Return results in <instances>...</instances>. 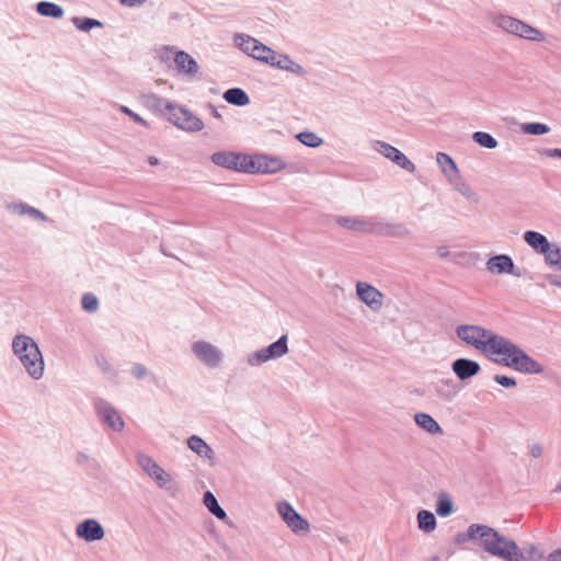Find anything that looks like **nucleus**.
<instances>
[{
	"label": "nucleus",
	"instance_id": "f257e3e1",
	"mask_svg": "<svg viewBox=\"0 0 561 561\" xmlns=\"http://www.w3.org/2000/svg\"><path fill=\"white\" fill-rule=\"evenodd\" d=\"M456 335L467 345L485 355L503 356L494 359L496 364L511 367L523 374L543 373L542 365L526 354L518 345L483 327L460 324L456 328Z\"/></svg>",
	"mask_w": 561,
	"mask_h": 561
},
{
	"label": "nucleus",
	"instance_id": "f03ea898",
	"mask_svg": "<svg viewBox=\"0 0 561 561\" xmlns=\"http://www.w3.org/2000/svg\"><path fill=\"white\" fill-rule=\"evenodd\" d=\"M467 537L469 540L479 539L483 550L493 557L505 561H523L524 559L522 549L514 540L506 538L490 526L472 524L467 529Z\"/></svg>",
	"mask_w": 561,
	"mask_h": 561
},
{
	"label": "nucleus",
	"instance_id": "7ed1b4c3",
	"mask_svg": "<svg viewBox=\"0 0 561 561\" xmlns=\"http://www.w3.org/2000/svg\"><path fill=\"white\" fill-rule=\"evenodd\" d=\"M12 352L31 378L39 380L43 377L45 363L33 337L25 334L15 335L12 340Z\"/></svg>",
	"mask_w": 561,
	"mask_h": 561
},
{
	"label": "nucleus",
	"instance_id": "20e7f679",
	"mask_svg": "<svg viewBox=\"0 0 561 561\" xmlns=\"http://www.w3.org/2000/svg\"><path fill=\"white\" fill-rule=\"evenodd\" d=\"M493 24L511 35L531 42L545 41L543 33L530 24L506 14H499L493 18Z\"/></svg>",
	"mask_w": 561,
	"mask_h": 561
},
{
	"label": "nucleus",
	"instance_id": "39448f33",
	"mask_svg": "<svg viewBox=\"0 0 561 561\" xmlns=\"http://www.w3.org/2000/svg\"><path fill=\"white\" fill-rule=\"evenodd\" d=\"M233 43L240 50H242L244 54L251 56L256 60H260L267 65H270V61L273 60V55L275 50L262 44L261 42H259L250 35L237 33L233 36Z\"/></svg>",
	"mask_w": 561,
	"mask_h": 561
},
{
	"label": "nucleus",
	"instance_id": "423d86ee",
	"mask_svg": "<svg viewBox=\"0 0 561 561\" xmlns=\"http://www.w3.org/2000/svg\"><path fill=\"white\" fill-rule=\"evenodd\" d=\"M168 119L179 129L195 133L204 128L203 121L185 106L174 104Z\"/></svg>",
	"mask_w": 561,
	"mask_h": 561
},
{
	"label": "nucleus",
	"instance_id": "0eeeda50",
	"mask_svg": "<svg viewBox=\"0 0 561 561\" xmlns=\"http://www.w3.org/2000/svg\"><path fill=\"white\" fill-rule=\"evenodd\" d=\"M370 147L374 151L390 160L401 169L410 173L415 172V164L402 151L390 144L383 140H371Z\"/></svg>",
	"mask_w": 561,
	"mask_h": 561
},
{
	"label": "nucleus",
	"instance_id": "6e6552de",
	"mask_svg": "<svg viewBox=\"0 0 561 561\" xmlns=\"http://www.w3.org/2000/svg\"><path fill=\"white\" fill-rule=\"evenodd\" d=\"M137 463L138 466L151 478L156 481V483L161 488L170 491L172 489V477L165 470H163L152 457L138 454L137 455Z\"/></svg>",
	"mask_w": 561,
	"mask_h": 561
},
{
	"label": "nucleus",
	"instance_id": "1a4fd4ad",
	"mask_svg": "<svg viewBox=\"0 0 561 561\" xmlns=\"http://www.w3.org/2000/svg\"><path fill=\"white\" fill-rule=\"evenodd\" d=\"M192 352L201 363L209 368L218 367L224 358L222 352L217 346L203 340L192 344Z\"/></svg>",
	"mask_w": 561,
	"mask_h": 561
},
{
	"label": "nucleus",
	"instance_id": "9d476101",
	"mask_svg": "<svg viewBox=\"0 0 561 561\" xmlns=\"http://www.w3.org/2000/svg\"><path fill=\"white\" fill-rule=\"evenodd\" d=\"M94 408L99 419L105 423L110 428L115 432H121L124 428V421L116 409L103 399L94 401Z\"/></svg>",
	"mask_w": 561,
	"mask_h": 561
},
{
	"label": "nucleus",
	"instance_id": "9b49d317",
	"mask_svg": "<svg viewBox=\"0 0 561 561\" xmlns=\"http://www.w3.org/2000/svg\"><path fill=\"white\" fill-rule=\"evenodd\" d=\"M277 512L282 519L294 533L307 531L309 523L288 502L283 501L277 504Z\"/></svg>",
	"mask_w": 561,
	"mask_h": 561
},
{
	"label": "nucleus",
	"instance_id": "f8f14e48",
	"mask_svg": "<svg viewBox=\"0 0 561 561\" xmlns=\"http://www.w3.org/2000/svg\"><path fill=\"white\" fill-rule=\"evenodd\" d=\"M370 233L380 237L407 238L411 234V230L399 222H387L373 218Z\"/></svg>",
	"mask_w": 561,
	"mask_h": 561
},
{
	"label": "nucleus",
	"instance_id": "ddd939ff",
	"mask_svg": "<svg viewBox=\"0 0 561 561\" xmlns=\"http://www.w3.org/2000/svg\"><path fill=\"white\" fill-rule=\"evenodd\" d=\"M76 535L87 542H92L103 539L105 531L96 519L89 518L77 525Z\"/></svg>",
	"mask_w": 561,
	"mask_h": 561
},
{
	"label": "nucleus",
	"instance_id": "4468645a",
	"mask_svg": "<svg viewBox=\"0 0 561 561\" xmlns=\"http://www.w3.org/2000/svg\"><path fill=\"white\" fill-rule=\"evenodd\" d=\"M486 270L492 274H511L519 277L520 273L516 271V266L512 257L507 254H497L490 257L486 262Z\"/></svg>",
	"mask_w": 561,
	"mask_h": 561
},
{
	"label": "nucleus",
	"instance_id": "2eb2a0df",
	"mask_svg": "<svg viewBox=\"0 0 561 561\" xmlns=\"http://www.w3.org/2000/svg\"><path fill=\"white\" fill-rule=\"evenodd\" d=\"M356 294L358 298L370 309L378 310L382 306V294L374 286L358 282L356 284Z\"/></svg>",
	"mask_w": 561,
	"mask_h": 561
},
{
	"label": "nucleus",
	"instance_id": "dca6fc26",
	"mask_svg": "<svg viewBox=\"0 0 561 561\" xmlns=\"http://www.w3.org/2000/svg\"><path fill=\"white\" fill-rule=\"evenodd\" d=\"M174 64L179 73L193 79L199 72L197 61L186 51L180 50L174 56Z\"/></svg>",
	"mask_w": 561,
	"mask_h": 561
},
{
	"label": "nucleus",
	"instance_id": "f3484780",
	"mask_svg": "<svg viewBox=\"0 0 561 561\" xmlns=\"http://www.w3.org/2000/svg\"><path fill=\"white\" fill-rule=\"evenodd\" d=\"M453 373L460 379L467 380L479 374L480 364L469 358H458L451 364Z\"/></svg>",
	"mask_w": 561,
	"mask_h": 561
},
{
	"label": "nucleus",
	"instance_id": "a211bd4d",
	"mask_svg": "<svg viewBox=\"0 0 561 561\" xmlns=\"http://www.w3.org/2000/svg\"><path fill=\"white\" fill-rule=\"evenodd\" d=\"M270 66L291 72L299 77H305L307 75V70L301 65L294 61L288 55L277 51L274 53L273 60L270 61Z\"/></svg>",
	"mask_w": 561,
	"mask_h": 561
},
{
	"label": "nucleus",
	"instance_id": "6ab92c4d",
	"mask_svg": "<svg viewBox=\"0 0 561 561\" xmlns=\"http://www.w3.org/2000/svg\"><path fill=\"white\" fill-rule=\"evenodd\" d=\"M373 218H362V217H351V216H339L335 219V222L345 229L370 233Z\"/></svg>",
	"mask_w": 561,
	"mask_h": 561
},
{
	"label": "nucleus",
	"instance_id": "aec40b11",
	"mask_svg": "<svg viewBox=\"0 0 561 561\" xmlns=\"http://www.w3.org/2000/svg\"><path fill=\"white\" fill-rule=\"evenodd\" d=\"M285 168V163L277 157L260 156L256 157V172L276 173Z\"/></svg>",
	"mask_w": 561,
	"mask_h": 561
},
{
	"label": "nucleus",
	"instance_id": "412c9836",
	"mask_svg": "<svg viewBox=\"0 0 561 561\" xmlns=\"http://www.w3.org/2000/svg\"><path fill=\"white\" fill-rule=\"evenodd\" d=\"M188 448L205 459H214V450L211 447L199 436L192 435L187 438Z\"/></svg>",
	"mask_w": 561,
	"mask_h": 561
},
{
	"label": "nucleus",
	"instance_id": "4be33fe9",
	"mask_svg": "<svg viewBox=\"0 0 561 561\" xmlns=\"http://www.w3.org/2000/svg\"><path fill=\"white\" fill-rule=\"evenodd\" d=\"M436 162L447 180L451 179L453 176L457 178L458 173H460L454 159L445 152H438L436 154Z\"/></svg>",
	"mask_w": 561,
	"mask_h": 561
},
{
	"label": "nucleus",
	"instance_id": "5701e85b",
	"mask_svg": "<svg viewBox=\"0 0 561 561\" xmlns=\"http://www.w3.org/2000/svg\"><path fill=\"white\" fill-rule=\"evenodd\" d=\"M524 240L529 247H531L537 253L540 254L547 252L549 245L551 244L543 234L531 230H528L524 233Z\"/></svg>",
	"mask_w": 561,
	"mask_h": 561
},
{
	"label": "nucleus",
	"instance_id": "b1692460",
	"mask_svg": "<svg viewBox=\"0 0 561 561\" xmlns=\"http://www.w3.org/2000/svg\"><path fill=\"white\" fill-rule=\"evenodd\" d=\"M141 99L144 104H146L148 107L161 113L168 111V113L170 114L175 104L153 93L144 94Z\"/></svg>",
	"mask_w": 561,
	"mask_h": 561
},
{
	"label": "nucleus",
	"instance_id": "393cba45",
	"mask_svg": "<svg viewBox=\"0 0 561 561\" xmlns=\"http://www.w3.org/2000/svg\"><path fill=\"white\" fill-rule=\"evenodd\" d=\"M270 360L283 357L288 353V336L282 335L277 341L264 347Z\"/></svg>",
	"mask_w": 561,
	"mask_h": 561
},
{
	"label": "nucleus",
	"instance_id": "a878e982",
	"mask_svg": "<svg viewBox=\"0 0 561 561\" xmlns=\"http://www.w3.org/2000/svg\"><path fill=\"white\" fill-rule=\"evenodd\" d=\"M414 421L421 428L431 434H443L440 425L427 413H416Z\"/></svg>",
	"mask_w": 561,
	"mask_h": 561
},
{
	"label": "nucleus",
	"instance_id": "bb28decb",
	"mask_svg": "<svg viewBox=\"0 0 561 561\" xmlns=\"http://www.w3.org/2000/svg\"><path fill=\"white\" fill-rule=\"evenodd\" d=\"M8 209H10L13 213L19 214L20 216L27 215L34 219H41L43 221H45L47 219L45 214H43L41 210H38L27 204H24V203L10 204V205H8Z\"/></svg>",
	"mask_w": 561,
	"mask_h": 561
},
{
	"label": "nucleus",
	"instance_id": "cd10ccee",
	"mask_svg": "<svg viewBox=\"0 0 561 561\" xmlns=\"http://www.w3.org/2000/svg\"><path fill=\"white\" fill-rule=\"evenodd\" d=\"M38 14L47 18L61 19L64 16V9L54 2L41 1L36 4Z\"/></svg>",
	"mask_w": 561,
	"mask_h": 561
},
{
	"label": "nucleus",
	"instance_id": "c85d7f7f",
	"mask_svg": "<svg viewBox=\"0 0 561 561\" xmlns=\"http://www.w3.org/2000/svg\"><path fill=\"white\" fill-rule=\"evenodd\" d=\"M239 160V154L233 152H215L211 154V161L219 167H224L227 169L234 170L237 168V162Z\"/></svg>",
	"mask_w": 561,
	"mask_h": 561
},
{
	"label": "nucleus",
	"instance_id": "c756f323",
	"mask_svg": "<svg viewBox=\"0 0 561 561\" xmlns=\"http://www.w3.org/2000/svg\"><path fill=\"white\" fill-rule=\"evenodd\" d=\"M224 99L229 104L238 105V106H244V105L249 104V102H250L248 94L240 88L228 89L224 93Z\"/></svg>",
	"mask_w": 561,
	"mask_h": 561
},
{
	"label": "nucleus",
	"instance_id": "7c9ffc66",
	"mask_svg": "<svg viewBox=\"0 0 561 561\" xmlns=\"http://www.w3.org/2000/svg\"><path fill=\"white\" fill-rule=\"evenodd\" d=\"M454 188L466 197L469 201L477 202V194L471 190V187L466 183V181L461 178L460 173H458L457 178H451L447 180Z\"/></svg>",
	"mask_w": 561,
	"mask_h": 561
},
{
	"label": "nucleus",
	"instance_id": "2f4dec72",
	"mask_svg": "<svg viewBox=\"0 0 561 561\" xmlns=\"http://www.w3.org/2000/svg\"><path fill=\"white\" fill-rule=\"evenodd\" d=\"M203 501H204L205 506L208 508V511L214 516H216L218 519L224 520L227 518V514H226L225 510L219 505L217 499L210 491H207L204 493Z\"/></svg>",
	"mask_w": 561,
	"mask_h": 561
},
{
	"label": "nucleus",
	"instance_id": "473e14b6",
	"mask_svg": "<svg viewBox=\"0 0 561 561\" xmlns=\"http://www.w3.org/2000/svg\"><path fill=\"white\" fill-rule=\"evenodd\" d=\"M542 254L545 255V261L549 266L561 271V248L557 243H551L547 252H543Z\"/></svg>",
	"mask_w": 561,
	"mask_h": 561
},
{
	"label": "nucleus",
	"instance_id": "72a5a7b5",
	"mask_svg": "<svg viewBox=\"0 0 561 561\" xmlns=\"http://www.w3.org/2000/svg\"><path fill=\"white\" fill-rule=\"evenodd\" d=\"M417 526L425 533H431L436 528V518L430 511L422 510L417 513Z\"/></svg>",
	"mask_w": 561,
	"mask_h": 561
},
{
	"label": "nucleus",
	"instance_id": "f704fd0d",
	"mask_svg": "<svg viewBox=\"0 0 561 561\" xmlns=\"http://www.w3.org/2000/svg\"><path fill=\"white\" fill-rule=\"evenodd\" d=\"M453 512L454 503L450 496L445 492L439 493L436 503V513L442 517H446L449 516Z\"/></svg>",
	"mask_w": 561,
	"mask_h": 561
},
{
	"label": "nucleus",
	"instance_id": "c9c22d12",
	"mask_svg": "<svg viewBox=\"0 0 561 561\" xmlns=\"http://www.w3.org/2000/svg\"><path fill=\"white\" fill-rule=\"evenodd\" d=\"M472 139L479 146L488 148V149H494L497 147L496 139L489 133L476 131L472 134Z\"/></svg>",
	"mask_w": 561,
	"mask_h": 561
},
{
	"label": "nucleus",
	"instance_id": "e433bc0d",
	"mask_svg": "<svg viewBox=\"0 0 561 561\" xmlns=\"http://www.w3.org/2000/svg\"><path fill=\"white\" fill-rule=\"evenodd\" d=\"M71 22L76 25L77 28L83 32H89L93 27H101L102 23L99 20L91 18H79L73 16Z\"/></svg>",
	"mask_w": 561,
	"mask_h": 561
},
{
	"label": "nucleus",
	"instance_id": "4c0bfd02",
	"mask_svg": "<svg viewBox=\"0 0 561 561\" xmlns=\"http://www.w3.org/2000/svg\"><path fill=\"white\" fill-rule=\"evenodd\" d=\"M270 359L265 353L264 347L254 352H251L247 355V363L251 367H259L265 363H267Z\"/></svg>",
	"mask_w": 561,
	"mask_h": 561
},
{
	"label": "nucleus",
	"instance_id": "58836bf2",
	"mask_svg": "<svg viewBox=\"0 0 561 561\" xmlns=\"http://www.w3.org/2000/svg\"><path fill=\"white\" fill-rule=\"evenodd\" d=\"M297 138L301 144L311 148H317L323 142L322 138L312 131H302L298 134Z\"/></svg>",
	"mask_w": 561,
	"mask_h": 561
},
{
	"label": "nucleus",
	"instance_id": "ea45409f",
	"mask_svg": "<svg viewBox=\"0 0 561 561\" xmlns=\"http://www.w3.org/2000/svg\"><path fill=\"white\" fill-rule=\"evenodd\" d=\"M522 130L527 135H545L550 131V127L543 123H526L522 125Z\"/></svg>",
	"mask_w": 561,
	"mask_h": 561
},
{
	"label": "nucleus",
	"instance_id": "a19ab883",
	"mask_svg": "<svg viewBox=\"0 0 561 561\" xmlns=\"http://www.w3.org/2000/svg\"><path fill=\"white\" fill-rule=\"evenodd\" d=\"M237 171H243L248 173L256 172V158L253 160L247 156L239 154V160L237 162Z\"/></svg>",
	"mask_w": 561,
	"mask_h": 561
},
{
	"label": "nucleus",
	"instance_id": "79ce46f5",
	"mask_svg": "<svg viewBox=\"0 0 561 561\" xmlns=\"http://www.w3.org/2000/svg\"><path fill=\"white\" fill-rule=\"evenodd\" d=\"M76 462L79 466H87L90 469H94V470L100 469L99 461L95 458L91 457L90 455H88L87 453H83V451L77 453Z\"/></svg>",
	"mask_w": 561,
	"mask_h": 561
},
{
	"label": "nucleus",
	"instance_id": "37998d69",
	"mask_svg": "<svg viewBox=\"0 0 561 561\" xmlns=\"http://www.w3.org/2000/svg\"><path fill=\"white\" fill-rule=\"evenodd\" d=\"M82 308L88 312H94L99 308V300L92 294H84L81 299Z\"/></svg>",
	"mask_w": 561,
	"mask_h": 561
},
{
	"label": "nucleus",
	"instance_id": "c03bdc74",
	"mask_svg": "<svg viewBox=\"0 0 561 561\" xmlns=\"http://www.w3.org/2000/svg\"><path fill=\"white\" fill-rule=\"evenodd\" d=\"M494 381L505 388H514L516 387V380L512 377L504 375H495L493 377Z\"/></svg>",
	"mask_w": 561,
	"mask_h": 561
},
{
	"label": "nucleus",
	"instance_id": "a18cd8bd",
	"mask_svg": "<svg viewBox=\"0 0 561 561\" xmlns=\"http://www.w3.org/2000/svg\"><path fill=\"white\" fill-rule=\"evenodd\" d=\"M119 110L126 114L127 116H129L134 122L138 123V124H141L142 126H148V123L141 117L139 116L137 113L133 112L130 108H128L127 106L125 105H122L119 107Z\"/></svg>",
	"mask_w": 561,
	"mask_h": 561
},
{
	"label": "nucleus",
	"instance_id": "49530a36",
	"mask_svg": "<svg viewBox=\"0 0 561 561\" xmlns=\"http://www.w3.org/2000/svg\"><path fill=\"white\" fill-rule=\"evenodd\" d=\"M130 373L136 379H144L148 375V370L142 364H135Z\"/></svg>",
	"mask_w": 561,
	"mask_h": 561
},
{
	"label": "nucleus",
	"instance_id": "de8ad7c7",
	"mask_svg": "<svg viewBox=\"0 0 561 561\" xmlns=\"http://www.w3.org/2000/svg\"><path fill=\"white\" fill-rule=\"evenodd\" d=\"M523 554H524V559L523 560H530L533 559V557L535 556V553L537 552V548L534 546V545H528L524 551L522 550Z\"/></svg>",
	"mask_w": 561,
	"mask_h": 561
},
{
	"label": "nucleus",
	"instance_id": "09e8293b",
	"mask_svg": "<svg viewBox=\"0 0 561 561\" xmlns=\"http://www.w3.org/2000/svg\"><path fill=\"white\" fill-rule=\"evenodd\" d=\"M541 154H545V156L551 157V158H561V149H559V148L543 149L541 151Z\"/></svg>",
	"mask_w": 561,
	"mask_h": 561
},
{
	"label": "nucleus",
	"instance_id": "8fccbe9b",
	"mask_svg": "<svg viewBox=\"0 0 561 561\" xmlns=\"http://www.w3.org/2000/svg\"><path fill=\"white\" fill-rule=\"evenodd\" d=\"M147 0H119V3L124 7H136V5H142L146 3Z\"/></svg>",
	"mask_w": 561,
	"mask_h": 561
},
{
	"label": "nucleus",
	"instance_id": "3c124183",
	"mask_svg": "<svg viewBox=\"0 0 561 561\" xmlns=\"http://www.w3.org/2000/svg\"><path fill=\"white\" fill-rule=\"evenodd\" d=\"M96 364L103 371H108L111 368L108 362L103 356L96 357Z\"/></svg>",
	"mask_w": 561,
	"mask_h": 561
},
{
	"label": "nucleus",
	"instance_id": "603ef678",
	"mask_svg": "<svg viewBox=\"0 0 561 561\" xmlns=\"http://www.w3.org/2000/svg\"><path fill=\"white\" fill-rule=\"evenodd\" d=\"M547 280L557 287L561 288V277L558 275H547Z\"/></svg>",
	"mask_w": 561,
	"mask_h": 561
},
{
	"label": "nucleus",
	"instance_id": "864d4df0",
	"mask_svg": "<svg viewBox=\"0 0 561 561\" xmlns=\"http://www.w3.org/2000/svg\"><path fill=\"white\" fill-rule=\"evenodd\" d=\"M530 454L534 458H538L542 454V448L540 445H533L530 448Z\"/></svg>",
	"mask_w": 561,
	"mask_h": 561
},
{
	"label": "nucleus",
	"instance_id": "5fc2aeb1",
	"mask_svg": "<svg viewBox=\"0 0 561 561\" xmlns=\"http://www.w3.org/2000/svg\"><path fill=\"white\" fill-rule=\"evenodd\" d=\"M437 255L442 259H445L449 255V250L445 245H440L437 248Z\"/></svg>",
	"mask_w": 561,
	"mask_h": 561
},
{
	"label": "nucleus",
	"instance_id": "6e6d98bb",
	"mask_svg": "<svg viewBox=\"0 0 561 561\" xmlns=\"http://www.w3.org/2000/svg\"><path fill=\"white\" fill-rule=\"evenodd\" d=\"M550 561H561V550L554 551L549 556Z\"/></svg>",
	"mask_w": 561,
	"mask_h": 561
},
{
	"label": "nucleus",
	"instance_id": "4d7b16f0",
	"mask_svg": "<svg viewBox=\"0 0 561 561\" xmlns=\"http://www.w3.org/2000/svg\"><path fill=\"white\" fill-rule=\"evenodd\" d=\"M148 162H149L150 165L154 167V165L159 164V159L156 158V157H149Z\"/></svg>",
	"mask_w": 561,
	"mask_h": 561
},
{
	"label": "nucleus",
	"instance_id": "13d9d810",
	"mask_svg": "<svg viewBox=\"0 0 561 561\" xmlns=\"http://www.w3.org/2000/svg\"><path fill=\"white\" fill-rule=\"evenodd\" d=\"M210 110H211L213 116H215L216 118L220 117V114L218 113V111L215 106L210 105Z\"/></svg>",
	"mask_w": 561,
	"mask_h": 561
},
{
	"label": "nucleus",
	"instance_id": "bf43d9fd",
	"mask_svg": "<svg viewBox=\"0 0 561 561\" xmlns=\"http://www.w3.org/2000/svg\"><path fill=\"white\" fill-rule=\"evenodd\" d=\"M558 491H561V483L557 486Z\"/></svg>",
	"mask_w": 561,
	"mask_h": 561
}]
</instances>
